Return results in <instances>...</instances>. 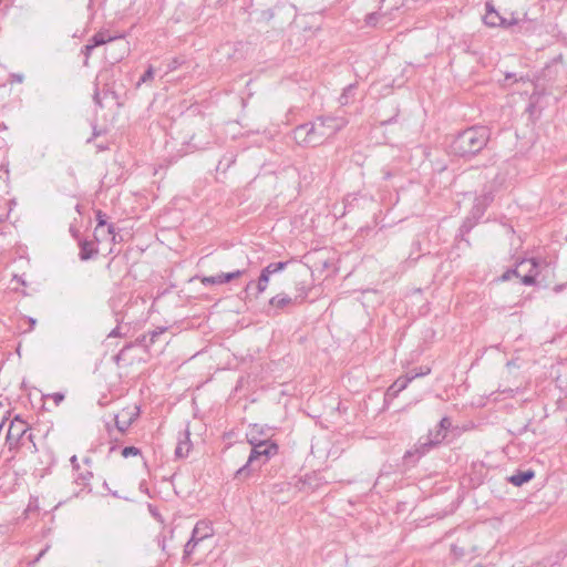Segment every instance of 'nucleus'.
Segmentation results:
<instances>
[{
	"label": "nucleus",
	"mask_w": 567,
	"mask_h": 567,
	"mask_svg": "<svg viewBox=\"0 0 567 567\" xmlns=\"http://www.w3.org/2000/svg\"><path fill=\"white\" fill-rule=\"evenodd\" d=\"M347 124L343 117L319 116L313 122L300 124L292 131L296 143L303 147L321 145Z\"/></svg>",
	"instance_id": "f257e3e1"
},
{
	"label": "nucleus",
	"mask_w": 567,
	"mask_h": 567,
	"mask_svg": "<svg viewBox=\"0 0 567 567\" xmlns=\"http://www.w3.org/2000/svg\"><path fill=\"white\" fill-rule=\"evenodd\" d=\"M491 131L487 126L473 125L460 132L451 144L452 152L464 158H473L488 144Z\"/></svg>",
	"instance_id": "f03ea898"
},
{
	"label": "nucleus",
	"mask_w": 567,
	"mask_h": 567,
	"mask_svg": "<svg viewBox=\"0 0 567 567\" xmlns=\"http://www.w3.org/2000/svg\"><path fill=\"white\" fill-rule=\"evenodd\" d=\"M6 442L10 452L18 451L23 447L31 454H35L38 452L34 435L30 432V427L27 422L19 415H16L10 422Z\"/></svg>",
	"instance_id": "7ed1b4c3"
},
{
	"label": "nucleus",
	"mask_w": 567,
	"mask_h": 567,
	"mask_svg": "<svg viewBox=\"0 0 567 567\" xmlns=\"http://www.w3.org/2000/svg\"><path fill=\"white\" fill-rule=\"evenodd\" d=\"M278 453V445L274 442L266 441L251 449L247 462L235 473V478L246 480L251 473L261 467L268 460Z\"/></svg>",
	"instance_id": "20e7f679"
},
{
	"label": "nucleus",
	"mask_w": 567,
	"mask_h": 567,
	"mask_svg": "<svg viewBox=\"0 0 567 567\" xmlns=\"http://www.w3.org/2000/svg\"><path fill=\"white\" fill-rule=\"evenodd\" d=\"M214 535V529L210 523L200 520L193 528L190 538L184 546L183 551V561H190L192 555L195 553L196 547L203 540L212 537Z\"/></svg>",
	"instance_id": "39448f33"
},
{
	"label": "nucleus",
	"mask_w": 567,
	"mask_h": 567,
	"mask_svg": "<svg viewBox=\"0 0 567 567\" xmlns=\"http://www.w3.org/2000/svg\"><path fill=\"white\" fill-rule=\"evenodd\" d=\"M433 447L425 439L420 437L417 442L408 450L403 455L405 464L415 465L424 455H426Z\"/></svg>",
	"instance_id": "423d86ee"
},
{
	"label": "nucleus",
	"mask_w": 567,
	"mask_h": 567,
	"mask_svg": "<svg viewBox=\"0 0 567 567\" xmlns=\"http://www.w3.org/2000/svg\"><path fill=\"white\" fill-rule=\"evenodd\" d=\"M140 415V408H126L123 409L118 414L115 415V426L117 431L122 434H124L130 426L134 423V421Z\"/></svg>",
	"instance_id": "0eeeda50"
},
{
	"label": "nucleus",
	"mask_w": 567,
	"mask_h": 567,
	"mask_svg": "<svg viewBox=\"0 0 567 567\" xmlns=\"http://www.w3.org/2000/svg\"><path fill=\"white\" fill-rule=\"evenodd\" d=\"M493 200L494 194L492 190L482 192L474 198V203L470 213L473 214L475 218H482Z\"/></svg>",
	"instance_id": "6e6552de"
},
{
	"label": "nucleus",
	"mask_w": 567,
	"mask_h": 567,
	"mask_svg": "<svg viewBox=\"0 0 567 567\" xmlns=\"http://www.w3.org/2000/svg\"><path fill=\"white\" fill-rule=\"evenodd\" d=\"M95 220H96V227L94 230V238L96 241H100V237L103 233V228L107 226V235L112 236V241H115L116 235H115V227L113 224H107V215L103 213L102 210L95 212Z\"/></svg>",
	"instance_id": "1a4fd4ad"
},
{
	"label": "nucleus",
	"mask_w": 567,
	"mask_h": 567,
	"mask_svg": "<svg viewBox=\"0 0 567 567\" xmlns=\"http://www.w3.org/2000/svg\"><path fill=\"white\" fill-rule=\"evenodd\" d=\"M305 297L306 296L291 298L286 293H278L269 300V306L275 310H284L285 308H287L291 305L302 302Z\"/></svg>",
	"instance_id": "9d476101"
},
{
	"label": "nucleus",
	"mask_w": 567,
	"mask_h": 567,
	"mask_svg": "<svg viewBox=\"0 0 567 567\" xmlns=\"http://www.w3.org/2000/svg\"><path fill=\"white\" fill-rule=\"evenodd\" d=\"M480 219L481 218H475L474 215L470 213L468 216L464 219V221L460 226L458 233H457L455 239L458 240L460 243L464 241L466 244V246L470 247L471 243L466 236L476 226V224L478 223Z\"/></svg>",
	"instance_id": "9b49d317"
},
{
	"label": "nucleus",
	"mask_w": 567,
	"mask_h": 567,
	"mask_svg": "<svg viewBox=\"0 0 567 567\" xmlns=\"http://www.w3.org/2000/svg\"><path fill=\"white\" fill-rule=\"evenodd\" d=\"M189 436H190V433H189L188 429H186L179 433L177 446L175 449V456L177 458H183V457L188 456V453L192 449V442H190Z\"/></svg>",
	"instance_id": "f8f14e48"
},
{
	"label": "nucleus",
	"mask_w": 567,
	"mask_h": 567,
	"mask_svg": "<svg viewBox=\"0 0 567 567\" xmlns=\"http://www.w3.org/2000/svg\"><path fill=\"white\" fill-rule=\"evenodd\" d=\"M79 247H80L79 258L82 261L90 260L95 255H97V247H96L95 241H93V240L80 239Z\"/></svg>",
	"instance_id": "ddd939ff"
},
{
	"label": "nucleus",
	"mask_w": 567,
	"mask_h": 567,
	"mask_svg": "<svg viewBox=\"0 0 567 567\" xmlns=\"http://www.w3.org/2000/svg\"><path fill=\"white\" fill-rule=\"evenodd\" d=\"M124 34H115V35H112L110 34L109 31H100L97 33H95L90 40H89V43L91 45H93L94 48L96 47H100V45H103L105 43H109V42H112V41H115V40H120V39H124Z\"/></svg>",
	"instance_id": "4468645a"
},
{
	"label": "nucleus",
	"mask_w": 567,
	"mask_h": 567,
	"mask_svg": "<svg viewBox=\"0 0 567 567\" xmlns=\"http://www.w3.org/2000/svg\"><path fill=\"white\" fill-rule=\"evenodd\" d=\"M505 22V18L499 16V13L489 4L486 3V14L484 17V23L488 27H498Z\"/></svg>",
	"instance_id": "2eb2a0df"
},
{
	"label": "nucleus",
	"mask_w": 567,
	"mask_h": 567,
	"mask_svg": "<svg viewBox=\"0 0 567 567\" xmlns=\"http://www.w3.org/2000/svg\"><path fill=\"white\" fill-rule=\"evenodd\" d=\"M534 477H535V472L533 470L517 471L515 474L509 476L508 481L514 486H522L525 483H528L529 481H532Z\"/></svg>",
	"instance_id": "dca6fc26"
},
{
	"label": "nucleus",
	"mask_w": 567,
	"mask_h": 567,
	"mask_svg": "<svg viewBox=\"0 0 567 567\" xmlns=\"http://www.w3.org/2000/svg\"><path fill=\"white\" fill-rule=\"evenodd\" d=\"M412 382L411 378L406 373L403 377H399L388 389V394H391L393 396H396L401 391L406 389L409 383Z\"/></svg>",
	"instance_id": "f3484780"
},
{
	"label": "nucleus",
	"mask_w": 567,
	"mask_h": 567,
	"mask_svg": "<svg viewBox=\"0 0 567 567\" xmlns=\"http://www.w3.org/2000/svg\"><path fill=\"white\" fill-rule=\"evenodd\" d=\"M422 437L425 439L429 443H431V446L435 449L445 440L446 436L445 434H443L442 430H436L435 427L433 430H430L429 433Z\"/></svg>",
	"instance_id": "a211bd4d"
},
{
	"label": "nucleus",
	"mask_w": 567,
	"mask_h": 567,
	"mask_svg": "<svg viewBox=\"0 0 567 567\" xmlns=\"http://www.w3.org/2000/svg\"><path fill=\"white\" fill-rule=\"evenodd\" d=\"M355 91H357V84L355 83H351L349 85H347L340 97H339V102L341 105H348L353 99H354V95H355Z\"/></svg>",
	"instance_id": "6ab92c4d"
},
{
	"label": "nucleus",
	"mask_w": 567,
	"mask_h": 567,
	"mask_svg": "<svg viewBox=\"0 0 567 567\" xmlns=\"http://www.w3.org/2000/svg\"><path fill=\"white\" fill-rule=\"evenodd\" d=\"M287 264L288 262H286V261L271 262L268 266H266L261 270V272L266 274V276L268 278H270L271 275L280 272L281 270H284L287 267Z\"/></svg>",
	"instance_id": "aec40b11"
},
{
	"label": "nucleus",
	"mask_w": 567,
	"mask_h": 567,
	"mask_svg": "<svg viewBox=\"0 0 567 567\" xmlns=\"http://www.w3.org/2000/svg\"><path fill=\"white\" fill-rule=\"evenodd\" d=\"M92 477H93V473L91 471H84L76 475L74 482L82 488H85V487L90 486V482H91Z\"/></svg>",
	"instance_id": "412c9836"
},
{
	"label": "nucleus",
	"mask_w": 567,
	"mask_h": 567,
	"mask_svg": "<svg viewBox=\"0 0 567 567\" xmlns=\"http://www.w3.org/2000/svg\"><path fill=\"white\" fill-rule=\"evenodd\" d=\"M200 282L204 286L223 285V284H225L223 272L214 275V276L203 277L200 279Z\"/></svg>",
	"instance_id": "4be33fe9"
},
{
	"label": "nucleus",
	"mask_w": 567,
	"mask_h": 567,
	"mask_svg": "<svg viewBox=\"0 0 567 567\" xmlns=\"http://www.w3.org/2000/svg\"><path fill=\"white\" fill-rule=\"evenodd\" d=\"M257 431H258V426L254 425L250 429V431L247 433V441L252 446V449H255L258 444H262L264 442L267 441V440H261V439L257 437V435H256Z\"/></svg>",
	"instance_id": "5701e85b"
},
{
	"label": "nucleus",
	"mask_w": 567,
	"mask_h": 567,
	"mask_svg": "<svg viewBox=\"0 0 567 567\" xmlns=\"http://www.w3.org/2000/svg\"><path fill=\"white\" fill-rule=\"evenodd\" d=\"M430 373H431L430 367H420V368L412 369L410 372H408V374L412 381L416 378L425 377Z\"/></svg>",
	"instance_id": "b1692460"
},
{
	"label": "nucleus",
	"mask_w": 567,
	"mask_h": 567,
	"mask_svg": "<svg viewBox=\"0 0 567 567\" xmlns=\"http://www.w3.org/2000/svg\"><path fill=\"white\" fill-rule=\"evenodd\" d=\"M154 75H155V71H154L153 65H148L147 70L144 72V74L137 81L136 87H140L144 83L153 81Z\"/></svg>",
	"instance_id": "393cba45"
},
{
	"label": "nucleus",
	"mask_w": 567,
	"mask_h": 567,
	"mask_svg": "<svg viewBox=\"0 0 567 567\" xmlns=\"http://www.w3.org/2000/svg\"><path fill=\"white\" fill-rule=\"evenodd\" d=\"M184 62L185 60L183 58L175 56L171 59L167 63L166 74L176 71L179 66L184 64Z\"/></svg>",
	"instance_id": "a878e982"
},
{
	"label": "nucleus",
	"mask_w": 567,
	"mask_h": 567,
	"mask_svg": "<svg viewBox=\"0 0 567 567\" xmlns=\"http://www.w3.org/2000/svg\"><path fill=\"white\" fill-rule=\"evenodd\" d=\"M268 282H269V278L266 276V274L260 272V276H259L257 285H256L257 295H260L266 290Z\"/></svg>",
	"instance_id": "bb28decb"
},
{
	"label": "nucleus",
	"mask_w": 567,
	"mask_h": 567,
	"mask_svg": "<svg viewBox=\"0 0 567 567\" xmlns=\"http://www.w3.org/2000/svg\"><path fill=\"white\" fill-rule=\"evenodd\" d=\"M245 274H246V269H237V270H234V271H230V272H223L224 281H225V284L229 282V281H231V280H234L236 278L241 277Z\"/></svg>",
	"instance_id": "cd10ccee"
},
{
	"label": "nucleus",
	"mask_w": 567,
	"mask_h": 567,
	"mask_svg": "<svg viewBox=\"0 0 567 567\" xmlns=\"http://www.w3.org/2000/svg\"><path fill=\"white\" fill-rule=\"evenodd\" d=\"M451 425H452V422H451L450 417L444 416L441 419V421L436 425V430H442L443 434L446 435L447 430L451 427Z\"/></svg>",
	"instance_id": "c85d7f7f"
},
{
	"label": "nucleus",
	"mask_w": 567,
	"mask_h": 567,
	"mask_svg": "<svg viewBox=\"0 0 567 567\" xmlns=\"http://www.w3.org/2000/svg\"><path fill=\"white\" fill-rule=\"evenodd\" d=\"M133 347L132 343H128L126 346H124L121 351L114 357V361L120 364L122 361H126L125 359V353L127 350H130L131 348Z\"/></svg>",
	"instance_id": "c756f323"
},
{
	"label": "nucleus",
	"mask_w": 567,
	"mask_h": 567,
	"mask_svg": "<svg viewBox=\"0 0 567 567\" xmlns=\"http://www.w3.org/2000/svg\"><path fill=\"white\" fill-rule=\"evenodd\" d=\"M141 454V450L135 446H126L122 450L123 457L137 456Z\"/></svg>",
	"instance_id": "7c9ffc66"
},
{
	"label": "nucleus",
	"mask_w": 567,
	"mask_h": 567,
	"mask_svg": "<svg viewBox=\"0 0 567 567\" xmlns=\"http://www.w3.org/2000/svg\"><path fill=\"white\" fill-rule=\"evenodd\" d=\"M93 49H94V47H93V45H91V44L87 42V44H85V45L82 48V50H81L82 54L85 56V60H84V62H83V64H84L85 66H87V65H89V59H90V56H91V54H92Z\"/></svg>",
	"instance_id": "2f4dec72"
},
{
	"label": "nucleus",
	"mask_w": 567,
	"mask_h": 567,
	"mask_svg": "<svg viewBox=\"0 0 567 567\" xmlns=\"http://www.w3.org/2000/svg\"><path fill=\"white\" fill-rule=\"evenodd\" d=\"M522 282L526 286H533L535 284V274L529 271V274L522 277Z\"/></svg>",
	"instance_id": "473e14b6"
},
{
	"label": "nucleus",
	"mask_w": 567,
	"mask_h": 567,
	"mask_svg": "<svg viewBox=\"0 0 567 567\" xmlns=\"http://www.w3.org/2000/svg\"><path fill=\"white\" fill-rule=\"evenodd\" d=\"M513 276H519L517 269H508L502 275L501 280L506 281L511 279Z\"/></svg>",
	"instance_id": "72a5a7b5"
},
{
	"label": "nucleus",
	"mask_w": 567,
	"mask_h": 567,
	"mask_svg": "<svg viewBox=\"0 0 567 567\" xmlns=\"http://www.w3.org/2000/svg\"><path fill=\"white\" fill-rule=\"evenodd\" d=\"M377 21H378V13H375V12L369 13L365 17V23L368 25H375Z\"/></svg>",
	"instance_id": "f704fd0d"
},
{
	"label": "nucleus",
	"mask_w": 567,
	"mask_h": 567,
	"mask_svg": "<svg viewBox=\"0 0 567 567\" xmlns=\"http://www.w3.org/2000/svg\"><path fill=\"white\" fill-rule=\"evenodd\" d=\"M50 396L56 405H59L64 400V394L60 392L52 393Z\"/></svg>",
	"instance_id": "c9c22d12"
},
{
	"label": "nucleus",
	"mask_w": 567,
	"mask_h": 567,
	"mask_svg": "<svg viewBox=\"0 0 567 567\" xmlns=\"http://www.w3.org/2000/svg\"><path fill=\"white\" fill-rule=\"evenodd\" d=\"M93 100H94V103L99 107H101V109L103 107V103H102V100H101L100 92H99L97 87L95 89V92H94V95H93Z\"/></svg>",
	"instance_id": "e433bc0d"
},
{
	"label": "nucleus",
	"mask_w": 567,
	"mask_h": 567,
	"mask_svg": "<svg viewBox=\"0 0 567 567\" xmlns=\"http://www.w3.org/2000/svg\"><path fill=\"white\" fill-rule=\"evenodd\" d=\"M517 23H518V20H517V19H515V18H511V19H506V18H505V22H504V23H502V25H501V27H503V28H509V27L515 25V24H517Z\"/></svg>",
	"instance_id": "4c0bfd02"
},
{
	"label": "nucleus",
	"mask_w": 567,
	"mask_h": 567,
	"mask_svg": "<svg viewBox=\"0 0 567 567\" xmlns=\"http://www.w3.org/2000/svg\"><path fill=\"white\" fill-rule=\"evenodd\" d=\"M165 331V328H158L157 330L152 331L151 333V342L154 343L155 339Z\"/></svg>",
	"instance_id": "58836bf2"
},
{
	"label": "nucleus",
	"mask_w": 567,
	"mask_h": 567,
	"mask_svg": "<svg viewBox=\"0 0 567 567\" xmlns=\"http://www.w3.org/2000/svg\"><path fill=\"white\" fill-rule=\"evenodd\" d=\"M70 462H71V465H72L73 470L78 472L80 470V465H79L76 455H73L70 458Z\"/></svg>",
	"instance_id": "ea45409f"
},
{
	"label": "nucleus",
	"mask_w": 567,
	"mask_h": 567,
	"mask_svg": "<svg viewBox=\"0 0 567 567\" xmlns=\"http://www.w3.org/2000/svg\"><path fill=\"white\" fill-rule=\"evenodd\" d=\"M121 336V329L120 327H115L110 333H109V338H115V337H118Z\"/></svg>",
	"instance_id": "a19ab883"
},
{
	"label": "nucleus",
	"mask_w": 567,
	"mask_h": 567,
	"mask_svg": "<svg viewBox=\"0 0 567 567\" xmlns=\"http://www.w3.org/2000/svg\"><path fill=\"white\" fill-rule=\"evenodd\" d=\"M27 320H28V322L30 324L29 331L33 330L35 324H37V320L34 318H31V317H28Z\"/></svg>",
	"instance_id": "79ce46f5"
},
{
	"label": "nucleus",
	"mask_w": 567,
	"mask_h": 567,
	"mask_svg": "<svg viewBox=\"0 0 567 567\" xmlns=\"http://www.w3.org/2000/svg\"><path fill=\"white\" fill-rule=\"evenodd\" d=\"M49 549V547L47 546L44 549H42L38 556L34 558L33 563H38L43 556L44 554L47 553V550Z\"/></svg>",
	"instance_id": "37998d69"
},
{
	"label": "nucleus",
	"mask_w": 567,
	"mask_h": 567,
	"mask_svg": "<svg viewBox=\"0 0 567 567\" xmlns=\"http://www.w3.org/2000/svg\"><path fill=\"white\" fill-rule=\"evenodd\" d=\"M565 287H566V284L556 285V286L554 287V291H555L556 293H558V292L563 291Z\"/></svg>",
	"instance_id": "c03bdc74"
},
{
	"label": "nucleus",
	"mask_w": 567,
	"mask_h": 567,
	"mask_svg": "<svg viewBox=\"0 0 567 567\" xmlns=\"http://www.w3.org/2000/svg\"><path fill=\"white\" fill-rule=\"evenodd\" d=\"M452 550L457 556H462L463 555V549H458L455 545L452 546Z\"/></svg>",
	"instance_id": "a18cd8bd"
},
{
	"label": "nucleus",
	"mask_w": 567,
	"mask_h": 567,
	"mask_svg": "<svg viewBox=\"0 0 567 567\" xmlns=\"http://www.w3.org/2000/svg\"><path fill=\"white\" fill-rule=\"evenodd\" d=\"M396 116H398V112L395 113V115H394L392 118H390V120H388V121H383V122H382V125H386V124H391V123H393V121H394V118H395Z\"/></svg>",
	"instance_id": "49530a36"
},
{
	"label": "nucleus",
	"mask_w": 567,
	"mask_h": 567,
	"mask_svg": "<svg viewBox=\"0 0 567 567\" xmlns=\"http://www.w3.org/2000/svg\"><path fill=\"white\" fill-rule=\"evenodd\" d=\"M392 174L390 172L384 173V179L391 178Z\"/></svg>",
	"instance_id": "de8ad7c7"
},
{
	"label": "nucleus",
	"mask_w": 567,
	"mask_h": 567,
	"mask_svg": "<svg viewBox=\"0 0 567 567\" xmlns=\"http://www.w3.org/2000/svg\"><path fill=\"white\" fill-rule=\"evenodd\" d=\"M529 261H530V264H532L533 268H536V267H537V262H536V260H535V259H530Z\"/></svg>",
	"instance_id": "09e8293b"
},
{
	"label": "nucleus",
	"mask_w": 567,
	"mask_h": 567,
	"mask_svg": "<svg viewBox=\"0 0 567 567\" xmlns=\"http://www.w3.org/2000/svg\"><path fill=\"white\" fill-rule=\"evenodd\" d=\"M255 282L254 281H249L246 286V291L254 285Z\"/></svg>",
	"instance_id": "8fccbe9b"
},
{
	"label": "nucleus",
	"mask_w": 567,
	"mask_h": 567,
	"mask_svg": "<svg viewBox=\"0 0 567 567\" xmlns=\"http://www.w3.org/2000/svg\"><path fill=\"white\" fill-rule=\"evenodd\" d=\"M110 493H111L114 497H120L116 491H114V492H111V491H110Z\"/></svg>",
	"instance_id": "3c124183"
},
{
	"label": "nucleus",
	"mask_w": 567,
	"mask_h": 567,
	"mask_svg": "<svg viewBox=\"0 0 567 567\" xmlns=\"http://www.w3.org/2000/svg\"><path fill=\"white\" fill-rule=\"evenodd\" d=\"M16 80H17V81H19V82H21V81H22V75H17V76H16Z\"/></svg>",
	"instance_id": "603ef678"
},
{
	"label": "nucleus",
	"mask_w": 567,
	"mask_h": 567,
	"mask_svg": "<svg viewBox=\"0 0 567 567\" xmlns=\"http://www.w3.org/2000/svg\"><path fill=\"white\" fill-rule=\"evenodd\" d=\"M527 429H528V424H527V425H525V426L520 430V433H523V432L527 431Z\"/></svg>",
	"instance_id": "864d4df0"
},
{
	"label": "nucleus",
	"mask_w": 567,
	"mask_h": 567,
	"mask_svg": "<svg viewBox=\"0 0 567 567\" xmlns=\"http://www.w3.org/2000/svg\"><path fill=\"white\" fill-rule=\"evenodd\" d=\"M161 547L163 550H165V540L162 542Z\"/></svg>",
	"instance_id": "5fc2aeb1"
},
{
	"label": "nucleus",
	"mask_w": 567,
	"mask_h": 567,
	"mask_svg": "<svg viewBox=\"0 0 567 567\" xmlns=\"http://www.w3.org/2000/svg\"><path fill=\"white\" fill-rule=\"evenodd\" d=\"M566 240H567V237H566Z\"/></svg>",
	"instance_id": "6e6d98bb"
}]
</instances>
